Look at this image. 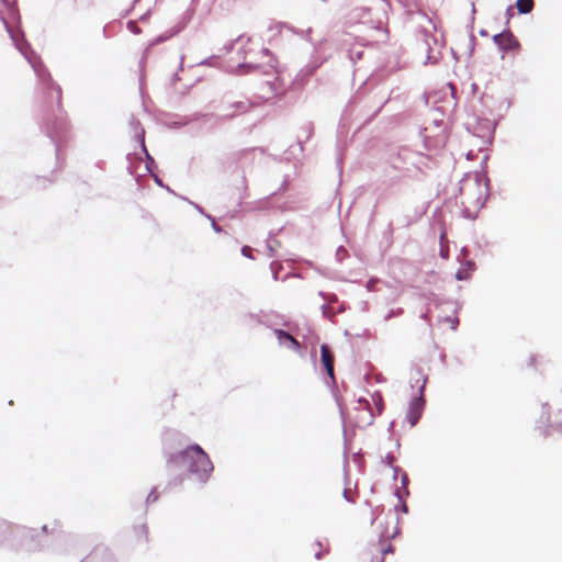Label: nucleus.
Masks as SVG:
<instances>
[{"label":"nucleus","instance_id":"f257e3e1","mask_svg":"<svg viewBox=\"0 0 562 562\" xmlns=\"http://www.w3.org/2000/svg\"><path fill=\"white\" fill-rule=\"evenodd\" d=\"M169 462L182 463L191 473L196 474L202 481H206L214 469L207 453L199 445H192L186 450L170 456Z\"/></svg>","mask_w":562,"mask_h":562},{"label":"nucleus","instance_id":"f03ea898","mask_svg":"<svg viewBox=\"0 0 562 562\" xmlns=\"http://www.w3.org/2000/svg\"><path fill=\"white\" fill-rule=\"evenodd\" d=\"M486 198V188L476 177L462 180L460 186V202L465 211H479L484 205Z\"/></svg>","mask_w":562,"mask_h":562},{"label":"nucleus","instance_id":"7ed1b4c3","mask_svg":"<svg viewBox=\"0 0 562 562\" xmlns=\"http://www.w3.org/2000/svg\"><path fill=\"white\" fill-rule=\"evenodd\" d=\"M294 35L293 29L285 24L277 23L267 30L266 41L271 47L280 48L289 45Z\"/></svg>","mask_w":562,"mask_h":562},{"label":"nucleus","instance_id":"20e7f679","mask_svg":"<svg viewBox=\"0 0 562 562\" xmlns=\"http://www.w3.org/2000/svg\"><path fill=\"white\" fill-rule=\"evenodd\" d=\"M367 553L371 558V562H384L385 554L393 553L390 537H380L376 541L371 542Z\"/></svg>","mask_w":562,"mask_h":562},{"label":"nucleus","instance_id":"39448f33","mask_svg":"<svg viewBox=\"0 0 562 562\" xmlns=\"http://www.w3.org/2000/svg\"><path fill=\"white\" fill-rule=\"evenodd\" d=\"M250 108L251 103L247 99L231 98L227 99L222 105L223 116L233 119L238 115L246 114Z\"/></svg>","mask_w":562,"mask_h":562},{"label":"nucleus","instance_id":"423d86ee","mask_svg":"<svg viewBox=\"0 0 562 562\" xmlns=\"http://www.w3.org/2000/svg\"><path fill=\"white\" fill-rule=\"evenodd\" d=\"M494 42L503 50H515L519 48V43L510 32H503L494 35Z\"/></svg>","mask_w":562,"mask_h":562},{"label":"nucleus","instance_id":"0eeeda50","mask_svg":"<svg viewBox=\"0 0 562 562\" xmlns=\"http://www.w3.org/2000/svg\"><path fill=\"white\" fill-rule=\"evenodd\" d=\"M424 403H425V401L422 396L416 397L411 402V405H409V408L407 412V420L412 427L418 423V420L422 416L423 409H424Z\"/></svg>","mask_w":562,"mask_h":562},{"label":"nucleus","instance_id":"6e6552de","mask_svg":"<svg viewBox=\"0 0 562 562\" xmlns=\"http://www.w3.org/2000/svg\"><path fill=\"white\" fill-rule=\"evenodd\" d=\"M322 363L330 378H334V355L327 345L321 346Z\"/></svg>","mask_w":562,"mask_h":562},{"label":"nucleus","instance_id":"1a4fd4ad","mask_svg":"<svg viewBox=\"0 0 562 562\" xmlns=\"http://www.w3.org/2000/svg\"><path fill=\"white\" fill-rule=\"evenodd\" d=\"M274 335L277 336L280 344L289 342L292 349H294L295 351L300 350V342L289 333L282 329H276Z\"/></svg>","mask_w":562,"mask_h":562},{"label":"nucleus","instance_id":"9d476101","mask_svg":"<svg viewBox=\"0 0 562 562\" xmlns=\"http://www.w3.org/2000/svg\"><path fill=\"white\" fill-rule=\"evenodd\" d=\"M535 5L533 0H517L516 7L519 13L527 14L532 11Z\"/></svg>","mask_w":562,"mask_h":562},{"label":"nucleus","instance_id":"9b49d317","mask_svg":"<svg viewBox=\"0 0 562 562\" xmlns=\"http://www.w3.org/2000/svg\"><path fill=\"white\" fill-rule=\"evenodd\" d=\"M268 76L271 77V79L267 80V85L270 87L273 93H278L281 88V83L278 76L276 75L274 71L268 74Z\"/></svg>","mask_w":562,"mask_h":562},{"label":"nucleus","instance_id":"f8f14e48","mask_svg":"<svg viewBox=\"0 0 562 562\" xmlns=\"http://www.w3.org/2000/svg\"><path fill=\"white\" fill-rule=\"evenodd\" d=\"M50 97H54L56 99V102L58 105L61 103V89L59 86L54 85L50 88Z\"/></svg>","mask_w":562,"mask_h":562},{"label":"nucleus","instance_id":"ddd939ff","mask_svg":"<svg viewBox=\"0 0 562 562\" xmlns=\"http://www.w3.org/2000/svg\"><path fill=\"white\" fill-rule=\"evenodd\" d=\"M243 67H247L249 69H256L258 68V65L255 63V59L251 57L250 54H247L245 56V61L241 65Z\"/></svg>","mask_w":562,"mask_h":562},{"label":"nucleus","instance_id":"4468645a","mask_svg":"<svg viewBox=\"0 0 562 562\" xmlns=\"http://www.w3.org/2000/svg\"><path fill=\"white\" fill-rule=\"evenodd\" d=\"M241 254H243L245 257L252 259V249H251L249 246H244V247L241 248Z\"/></svg>","mask_w":562,"mask_h":562},{"label":"nucleus","instance_id":"2eb2a0df","mask_svg":"<svg viewBox=\"0 0 562 562\" xmlns=\"http://www.w3.org/2000/svg\"><path fill=\"white\" fill-rule=\"evenodd\" d=\"M376 403L378 414H381L382 412V397L381 395H376L373 397Z\"/></svg>","mask_w":562,"mask_h":562},{"label":"nucleus","instance_id":"dca6fc26","mask_svg":"<svg viewBox=\"0 0 562 562\" xmlns=\"http://www.w3.org/2000/svg\"><path fill=\"white\" fill-rule=\"evenodd\" d=\"M358 403H359V405H360L362 408H364V409L369 408V402H368V401H366V400H360Z\"/></svg>","mask_w":562,"mask_h":562},{"label":"nucleus","instance_id":"f3484780","mask_svg":"<svg viewBox=\"0 0 562 562\" xmlns=\"http://www.w3.org/2000/svg\"><path fill=\"white\" fill-rule=\"evenodd\" d=\"M248 153H250V150H249V149H244V150L239 151V153L237 154L238 159H239V158H241V156H244V155H246V154H248Z\"/></svg>","mask_w":562,"mask_h":562},{"label":"nucleus","instance_id":"a211bd4d","mask_svg":"<svg viewBox=\"0 0 562 562\" xmlns=\"http://www.w3.org/2000/svg\"><path fill=\"white\" fill-rule=\"evenodd\" d=\"M344 494H345V497L348 499V501H352L351 498L348 497V492L347 490L344 491Z\"/></svg>","mask_w":562,"mask_h":562},{"label":"nucleus","instance_id":"6ab92c4d","mask_svg":"<svg viewBox=\"0 0 562 562\" xmlns=\"http://www.w3.org/2000/svg\"><path fill=\"white\" fill-rule=\"evenodd\" d=\"M372 419H373V414L371 413V414H370L369 423H371V422H372Z\"/></svg>","mask_w":562,"mask_h":562}]
</instances>
